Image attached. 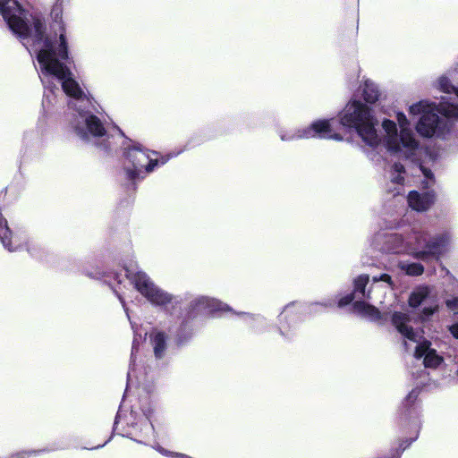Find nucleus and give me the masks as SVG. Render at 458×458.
<instances>
[{
	"instance_id": "4be33fe9",
	"label": "nucleus",
	"mask_w": 458,
	"mask_h": 458,
	"mask_svg": "<svg viewBox=\"0 0 458 458\" xmlns=\"http://www.w3.org/2000/svg\"><path fill=\"white\" fill-rule=\"evenodd\" d=\"M437 88L445 93H454L458 97V88L454 87L451 83L450 79L445 75L439 77L437 81Z\"/></svg>"
},
{
	"instance_id": "b1692460",
	"label": "nucleus",
	"mask_w": 458,
	"mask_h": 458,
	"mask_svg": "<svg viewBox=\"0 0 458 458\" xmlns=\"http://www.w3.org/2000/svg\"><path fill=\"white\" fill-rule=\"evenodd\" d=\"M140 335H135L134 336V339H133V343H132V347H131V365H130V369L128 371V381H131V377H132V363L134 362V356H135V353L137 352V346L140 343Z\"/></svg>"
},
{
	"instance_id": "7ed1b4c3",
	"label": "nucleus",
	"mask_w": 458,
	"mask_h": 458,
	"mask_svg": "<svg viewBox=\"0 0 458 458\" xmlns=\"http://www.w3.org/2000/svg\"><path fill=\"white\" fill-rule=\"evenodd\" d=\"M395 118L397 124L388 119L382 122V128L385 131L383 144L388 152L410 158L419 149V140L411 129L410 121L403 113L398 112Z\"/></svg>"
},
{
	"instance_id": "c85d7f7f",
	"label": "nucleus",
	"mask_w": 458,
	"mask_h": 458,
	"mask_svg": "<svg viewBox=\"0 0 458 458\" xmlns=\"http://www.w3.org/2000/svg\"><path fill=\"white\" fill-rule=\"evenodd\" d=\"M52 15L54 16L55 20L57 21L58 19H61L62 17V8L58 5L55 6L52 11Z\"/></svg>"
},
{
	"instance_id": "cd10ccee",
	"label": "nucleus",
	"mask_w": 458,
	"mask_h": 458,
	"mask_svg": "<svg viewBox=\"0 0 458 458\" xmlns=\"http://www.w3.org/2000/svg\"><path fill=\"white\" fill-rule=\"evenodd\" d=\"M419 395V391L417 389L411 390L407 395L406 401L408 403H413Z\"/></svg>"
},
{
	"instance_id": "423d86ee",
	"label": "nucleus",
	"mask_w": 458,
	"mask_h": 458,
	"mask_svg": "<svg viewBox=\"0 0 458 458\" xmlns=\"http://www.w3.org/2000/svg\"><path fill=\"white\" fill-rule=\"evenodd\" d=\"M170 157H160L157 152L143 148L134 144L125 148L123 170L124 176L130 181L143 179L154 169L165 164Z\"/></svg>"
},
{
	"instance_id": "ddd939ff",
	"label": "nucleus",
	"mask_w": 458,
	"mask_h": 458,
	"mask_svg": "<svg viewBox=\"0 0 458 458\" xmlns=\"http://www.w3.org/2000/svg\"><path fill=\"white\" fill-rule=\"evenodd\" d=\"M154 428L148 419H143L140 423L132 426V429L127 433V437L135 441L147 444L146 441L153 435Z\"/></svg>"
},
{
	"instance_id": "bb28decb",
	"label": "nucleus",
	"mask_w": 458,
	"mask_h": 458,
	"mask_svg": "<svg viewBox=\"0 0 458 458\" xmlns=\"http://www.w3.org/2000/svg\"><path fill=\"white\" fill-rule=\"evenodd\" d=\"M437 309V305H430L429 307H425L423 309V316L425 318H428L429 316H431Z\"/></svg>"
},
{
	"instance_id": "473e14b6",
	"label": "nucleus",
	"mask_w": 458,
	"mask_h": 458,
	"mask_svg": "<svg viewBox=\"0 0 458 458\" xmlns=\"http://www.w3.org/2000/svg\"><path fill=\"white\" fill-rule=\"evenodd\" d=\"M120 420H121V413L118 412L116 415V418H115L114 424L117 425L120 422Z\"/></svg>"
},
{
	"instance_id": "aec40b11",
	"label": "nucleus",
	"mask_w": 458,
	"mask_h": 458,
	"mask_svg": "<svg viewBox=\"0 0 458 458\" xmlns=\"http://www.w3.org/2000/svg\"><path fill=\"white\" fill-rule=\"evenodd\" d=\"M363 96L367 102H376L379 96L377 85L372 81H366L363 88Z\"/></svg>"
},
{
	"instance_id": "1a4fd4ad",
	"label": "nucleus",
	"mask_w": 458,
	"mask_h": 458,
	"mask_svg": "<svg viewBox=\"0 0 458 458\" xmlns=\"http://www.w3.org/2000/svg\"><path fill=\"white\" fill-rule=\"evenodd\" d=\"M335 123L334 119L318 120L307 127L290 131H281L280 138L284 141L316 137L341 140L343 138L338 133L333 131V123Z\"/></svg>"
},
{
	"instance_id": "9d476101",
	"label": "nucleus",
	"mask_w": 458,
	"mask_h": 458,
	"mask_svg": "<svg viewBox=\"0 0 458 458\" xmlns=\"http://www.w3.org/2000/svg\"><path fill=\"white\" fill-rule=\"evenodd\" d=\"M415 231L408 235L406 239L397 233H379L376 236V240L379 242L383 241V246L380 248L384 251L402 253L407 252L415 257L416 250L413 247H417V241L412 238V234Z\"/></svg>"
},
{
	"instance_id": "2eb2a0df",
	"label": "nucleus",
	"mask_w": 458,
	"mask_h": 458,
	"mask_svg": "<svg viewBox=\"0 0 458 458\" xmlns=\"http://www.w3.org/2000/svg\"><path fill=\"white\" fill-rule=\"evenodd\" d=\"M192 305L194 309L206 313H212L227 309V306L221 301L206 296H200L195 299L192 301Z\"/></svg>"
},
{
	"instance_id": "6ab92c4d",
	"label": "nucleus",
	"mask_w": 458,
	"mask_h": 458,
	"mask_svg": "<svg viewBox=\"0 0 458 458\" xmlns=\"http://www.w3.org/2000/svg\"><path fill=\"white\" fill-rule=\"evenodd\" d=\"M430 289L428 286H420L416 288L410 295L409 305L412 308L420 306L427 298L429 297Z\"/></svg>"
},
{
	"instance_id": "0eeeda50",
	"label": "nucleus",
	"mask_w": 458,
	"mask_h": 458,
	"mask_svg": "<svg viewBox=\"0 0 458 458\" xmlns=\"http://www.w3.org/2000/svg\"><path fill=\"white\" fill-rule=\"evenodd\" d=\"M124 270L130 282L152 304L163 306L172 301V295L157 287L137 266L126 267Z\"/></svg>"
},
{
	"instance_id": "f257e3e1",
	"label": "nucleus",
	"mask_w": 458,
	"mask_h": 458,
	"mask_svg": "<svg viewBox=\"0 0 458 458\" xmlns=\"http://www.w3.org/2000/svg\"><path fill=\"white\" fill-rule=\"evenodd\" d=\"M0 13L23 46L36 54L39 78L46 89L43 106L47 102L52 104L50 94L59 92L57 84H61L64 92L73 98L69 103L73 109L70 123L75 133L85 140L104 136L106 130L101 121L85 109L89 99L65 64L69 56L64 25L60 24L59 35H45L42 20L22 8L17 0L0 1Z\"/></svg>"
},
{
	"instance_id": "a211bd4d",
	"label": "nucleus",
	"mask_w": 458,
	"mask_h": 458,
	"mask_svg": "<svg viewBox=\"0 0 458 458\" xmlns=\"http://www.w3.org/2000/svg\"><path fill=\"white\" fill-rule=\"evenodd\" d=\"M150 341L157 358L163 357L166 348V336L164 333L155 331L150 334Z\"/></svg>"
},
{
	"instance_id": "2f4dec72",
	"label": "nucleus",
	"mask_w": 458,
	"mask_h": 458,
	"mask_svg": "<svg viewBox=\"0 0 458 458\" xmlns=\"http://www.w3.org/2000/svg\"><path fill=\"white\" fill-rule=\"evenodd\" d=\"M118 297H119V299H120V301H121V302L123 304V309H124V310L126 312L127 317L129 318L128 309L125 307V303H124L123 299L120 295Z\"/></svg>"
},
{
	"instance_id": "412c9836",
	"label": "nucleus",
	"mask_w": 458,
	"mask_h": 458,
	"mask_svg": "<svg viewBox=\"0 0 458 458\" xmlns=\"http://www.w3.org/2000/svg\"><path fill=\"white\" fill-rule=\"evenodd\" d=\"M399 267L409 276H420L424 271L423 266L420 263L400 262Z\"/></svg>"
},
{
	"instance_id": "9b49d317",
	"label": "nucleus",
	"mask_w": 458,
	"mask_h": 458,
	"mask_svg": "<svg viewBox=\"0 0 458 458\" xmlns=\"http://www.w3.org/2000/svg\"><path fill=\"white\" fill-rule=\"evenodd\" d=\"M0 241L8 251H19L24 249L30 251L28 235L24 233L12 232L2 214H0Z\"/></svg>"
},
{
	"instance_id": "39448f33",
	"label": "nucleus",
	"mask_w": 458,
	"mask_h": 458,
	"mask_svg": "<svg viewBox=\"0 0 458 458\" xmlns=\"http://www.w3.org/2000/svg\"><path fill=\"white\" fill-rule=\"evenodd\" d=\"M410 321L406 314L394 312L392 316V323L397 331L403 336V345L406 351L413 348L414 357H424V365L428 368H437L443 361V358L431 348V343L423 338L422 332L414 330L408 325Z\"/></svg>"
},
{
	"instance_id": "f8f14e48",
	"label": "nucleus",
	"mask_w": 458,
	"mask_h": 458,
	"mask_svg": "<svg viewBox=\"0 0 458 458\" xmlns=\"http://www.w3.org/2000/svg\"><path fill=\"white\" fill-rule=\"evenodd\" d=\"M435 200L436 195L432 191L424 193L412 191L407 196L409 207L418 212L427 211L435 203Z\"/></svg>"
},
{
	"instance_id": "393cba45",
	"label": "nucleus",
	"mask_w": 458,
	"mask_h": 458,
	"mask_svg": "<svg viewBox=\"0 0 458 458\" xmlns=\"http://www.w3.org/2000/svg\"><path fill=\"white\" fill-rule=\"evenodd\" d=\"M446 307L450 310H458V297H452L445 301Z\"/></svg>"
},
{
	"instance_id": "dca6fc26",
	"label": "nucleus",
	"mask_w": 458,
	"mask_h": 458,
	"mask_svg": "<svg viewBox=\"0 0 458 458\" xmlns=\"http://www.w3.org/2000/svg\"><path fill=\"white\" fill-rule=\"evenodd\" d=\"M369 277L368 275H360L354 280V293L348 294L339 300L338 305L340 307L349 304L354 298V294H360L361 297L371 299L369 293H366L365 288L368 284Z\"/></svg>"
},
{
	"instance_id": "c756f323",
	"label": "nucleus",
	"mask_w": 458,
	"mask_h": 458,
	"mask_svg": "<svg viewBox=\"0 0 458 458\" xmlns=\"http://www.w3.org/2000/svg\"><path fill=\"white\" fill-rule=\"evenodd\" d=\"M449 331L454 338L458 339V322L450 326Z\"/></svg>"
},
{
	"instance_id": "6e6552de",
	"label": "nucleus",
	"mask_w": 458,
	"mask_h": 458,
	"mask_svg": "<svg viewBox=\"0 0 458 458\" xmlns=\"http://www.w3.org/2000/svg\"><path fill=\"white\" fill-rule=\"evenodd\" d=\"M412 238L417 241V247H413L415 258L427 260L430 257L437 259L452 242V235L449 233H443L428 240L424 232H414Z\"/></svg>"
},
{
	"instance_id": "f3484780",
	"label": "nucleus",
	"mask_w": 458,
	"mask_h": 458,
	"mask_svg": "<svg viewBox=\"0 0 458 458\" xmlns=\"http://www.w3.org/2000/svg\"><path fill=\"white\" fill-rule=\"evenodd\" d=\"M353 310L357 314L371 321H377L382 318L380 311L376 307L365 301H355Z\"/></svg>"
},
{
	"instance_id": "a878e982",
	"label": "nucleus",
	"mask_w": 458,
	"mask_h": 458,
	"mask_svg": "<svg viewBox=\"0 0 458 458\" xmlns=\"http://www.w3.org/2000/svg\"><path fill=\"white\" fill-rule=\"evenodd\" d=\"M378 282H385L388 285H391L392 284V281H391V277L389 275L387 274H383L381 275L380 276H374L373 277V283L374 284H377Z\"/></svg>"
},
{
	"instance_id": "f03ea898",
	"label": "nucleus",
	"mask_w": 458,
	"mask_h": 458,
	"mask_svg": "<svg viewBox=\"0 0 458 458\" xmlns=\"http://www.w3.org/2000/svg\"><path fill=\"white\" fill-rule=\"evenodd\" d=\"M436 105L427 100H422L411 105L409 112L411 115L421 114L416 130L420 135L425 138H445L451 131L453 122H458V105L441 103L437 112Z\"/></svg>"
},
{
	"instance_id": "7c9ffc66",
	"label": "nucleus",
	"mask_w": 458,
	"mask_h": 458,
	"mask_svg": "<svg viewBox=\"0 0 458 458\" xmlns=\"http://www.w3.org/2000/svg\"><path fill=\"white\" fill-rule=\"evenodd\" d=\"M27 454H28V453H26V452L18 453V454L12 455L10 458H24Z\"/></svg>"
},
{
	"instance_id": "4468645a",
	"label": "nucleus",
	"mask_w": 458,
	"mask_h": 458,
	"mask_svg": "<svg viewBox=\"0 0 458 458\" xmlns=\"http://www.w3.org/2000/svg\"><path fill=\"white\" fill-rule=\"evenodd\" d=\"M405 169L404 166L400 163H394L389 171V178L391 184L396 185L394 189L389 187V191L393 192V194L399 195L403 192V185L405 181Z\"/></svg>"
},
{
	"instance_id": "5701e85b",
	"label": "nucleus",
	"mask_w": 458,
	"mask_h": 458,
	"mask_svg": "<svg viewBox=\"0 0 458 458\" xmlns=\"http://www.w3.org/2000/svg\"><path fill=\"white\" fill-rule=\"evenodd\" d=\"M419 168L426 179V181L423 182L425 184L424 187L429 188L434 184L435 182L432 171L422 164L420 165Z\"/></svg>"
},
{
	"instance_id": "20e7f679",
	"label": "nucleus",
	"mask_w": 458,
	"mask_h": 458,
	"mask_svg": "<svg viewBox=\"0 0 458 458\" xmlns=\"http://www.w3.org/2000/svg\"><path fill=\"white\" fill-rule=\"evenodd\" d=\"M340 122L344 127L354 129L368 146L376 148L381 142L376 130L377 121L365 104L355 100L348 103L340 114Z\"/></svg>"
}]
</instances>
